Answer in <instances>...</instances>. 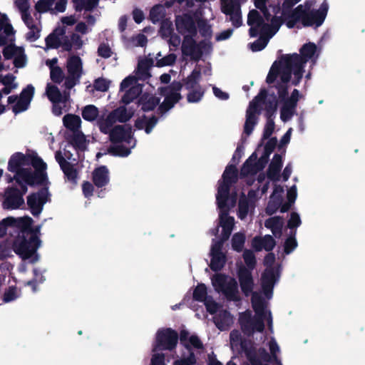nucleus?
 I'll return each mask as SVG.
<instances>
[{"instance_id": "57", "label": "nucleus", "mask_w": 365, "mask_h": 365, "mask_svg": "<svg viewBox=\"0 0 365 365\" xmlns=\"http://www.w3.org/2000/svg\"><path fill=\"white\" fill-rule=\"evenodd\" d=\"M110 84V81L106 78H98L94 83V88L99 91H106Z\"/></svg>"}, {"instance_id": "10", "label": "nucleus", "mask_w": 365, "mask_h": 365, "mask_svg": "<svg viewBox=\"0 0 365 365\" xmlns=\"http://www.w3.org/2000/svg\"><path fill=\"white\" fill-rule=\"evenodd\" d=\"M14 5L21 14L22 21L29 30L26 34V38L30 41H36L40 36L41 29L40 15L38 14L31 15V5L29 0H16Z\"/></svg>"}, {"instance_id": "63", "label": "nucleus", "mask_w": 365, "mask_h": 365, "mask_svg": "<svg viewBox=\"0 0 365 365\" xmlns=\"http://www.w3.org/2000/svg\"><path fill=\"white\" fill-rule=\"evenodd\" d=\"M301 225L299 215L297 212H292L288 221V227L290 229L297 227Z\"/></svg>"}, {"instance_id": "34", "label": "nucleus", "mask_w": 365, "mask_h": 365, "mask_svg": "<svg viewBox=\"0 0 365 365\" xmlns=\"http://www.w3.org/2000/svg\"><path fill=\"white\" fill-rule=\"evenodd\" d=\"M14 30L11 24L6 19H0V46L12 41Z\"/></svg>"}, {"instance_id": "54", "label": "nucleus", "mask_w": 365, "mask_h": 365, "mask_svg": "<svg viewBox=\"0 0 365 365\" xmlns=\"http://www.w3.org/2000/svg\"><path fill=\"white\" fill-rule=\"evenodd\" d=\"M118 109H122L123 112L115 115V118L119 122H125L128 120L133 115L134 110L131 108L120 107Z\"/></svg>"}, {"instance_id": "46", "label": "nucleus", "mask_w": 365, "mask_h": 365, "mask_svg": "<svg viewBox=\"0 0 365 365\" xmlns=\"http://www.w3.org/2000/svg\"><path fill=\"white\" fill-rule=\"evenodd\" d=\"M160 99L151 95H143L140 98L142 109L146 111L153 110L159 104Z\"/></svg>"}, {"instance_id": "6", "label": "nucleus", "mask_w": 365, "mask_h": 365, "mask_svg": "<svg viewBox=\"0 0 365 365\" xmlns=\"http://www.w3.org/2000/svg\"><path fill=\"white\" fill-rule=\"evenodd\" d=\"M230 345L237 352H245L252 365H282L277 357L280 349L274 339L269 342L270 356L264 349L257 350L250 343L242 341L239 331L234 330L230 333Z\"/></svg>"}, {"instance_id": "24", "label": "nucleus", "mask_w": 365, "mask_h": 365, "mask_svg": "<svg viewBox=\"0 0 365 365\" xmlns=\"http://www.w3.org/2000/svg\"><path fill=\"white\" fill-rule=\"evenodd\" d=\"M197 18L187 14L177 16L175 19V26L178 31L182 36L186 34H196Z\"/></svg>"}, {"instance_id": "39", "label": "nucleus", "mask_w": 365, "mask_h": 365, "mask_svg": "<svg viewBox=\"0 0 365 365\" xmlns=\"http://www.w3.org/2000/svg\"><path fill=\"white\" fill-rule=\"evenodd\" d=\"M151 65L150 60L146 58L139 59L136 70V75L139 79L145 80L150 76L149 69Z\"/></svg>"}, {"instance_id": "25", "label": "nucleus", "mask_w": 365, "mask_h": 365, "mask_svg": "<svg viewBox=\"0 0 365 365\" xmlns=\"http://www.w3.org/2000/svg\"><path fill=\"white\" fill-rule=\"evenodd\" d=\"M223 242L215 240H212L210 250L211 262L210 268L214 271L220 270L225 265L226 257L222 252Z\"/></svg>"}, {"instance_id": "37", "label": "nucleus", "mask_w": 365, "mask_h": 365, "mask_svg": "<svg viewBox=\"0 0 365 365\" xmlns=\"http://www.w3.org/2000/svg\"><path fill=\"white\" fill-rule=\"evenodd\" d=\"M264 225L272 231L275 237H279L282 235L284 220L280 217H272L265 221Z\"/></svg>"}, {"instance_id": "14", "label": "nucleus", "mask_w": 365, "mask_h": 365, "mask_svg": "<svg viewBox=\"0 0 365 365\" xmlns=\"http://www.w3.org/2000/svg\"><path fill=\"white\" fill-rule=\"evenodd\" d=\"M275 257L272 253L268 254L264 258V264L267 267L262 276V287L267 299H269L272 295L273 287L279 278V269L272 267Z\"/></svg>"}, {"instance_id": "33", "label": "nucleus", "mask_w": 365, "mask_h": 365, "mask_svg": "<svg viewBox=\"0 0 365 365\" xmlns=\"http://www.w3.org/2000/svg\"><path fill=\"white\" fill-rule=\"evenodd\" d=\"M216 327L220 330L227 329L233 323V317L225 310L219 311L214 317Z\"/></svg>"}, {"instance_id": "18", "label": "nucleus", "mask_w": 365, "mask_h": 365, "mask_svg": "<svg viewBox=\"0 0 365 365\" xmlns=\"http://www.w3.org/2000/svg\"><path fill=\"white\" fill-rule=\"evenodd\" d=\"M178 339V334L170 329L159 330L156 334L155 344L153 351L156 352L161 349H173L177 344Z\"/></svg>"}, {"instance_id": "53", "label": "nucleus", "mask_w": 365, "mask_h": 365, "mask_svg": "<svg viewBox=\"0 0 365 365\" xmlns=\"http://www.w3.org/2000/svg\"><path fill=\"white\" fill-rule=\"evenodd\" d=\"M209 298L210 297H207V288L205 285L203 284H198L193 292V299L205 302V300Z\"/></svg>"}, {"instance_id": "27", "label": "nucleus", "mask_w": 365, "mask_h": 365, "mask_svg": "<svg viewBox=\"0 0 365 365\" xmlns=\"http://www.w3.org/2000/svg\"><path fill=\"white\" fill-rule=\"evenodd\" d=\"M4 56L7 59L14 58V63L16 68H22L26 65V58L21 47L9 45L4 49Z\"/></svg>"}, {"instance_id": "11", "label": "nucleus", "mask_w": 365, "mask_h": 365, "mask_svg": "<svg viewBox=\"0 0 365 365\" xmlns=\"http://www.w3.org/2000/svg\"><path fill=\"white\" fill-rule=\"evenodd\" d=\"M266 92L262 91L250 103V106L247 110L246 121L245 123L244 130L247 135H250L257 123V114L258 113L262 104L264 105V108L269 111H274L276 110L277 102H267Z\"/></svg>"}, {"instance_id": "15", "label": "nucleus", "mask_w": 365, "mask_h": 365, "mask_svg": "<svg viewBox=\"0 0 365 365\" xmlns=\"http://www.w3.org/2000/svg\"><path fill=\"white\" fill-rule=\"evenodd\" d=\"M277 144L275 138L269 139L265 145V154L257 162V154L253 153L249 159L245 163L242 170L241 175L244 176L253 175L262 170L266 163L267 158L271 153Z\"/></svg>"}, {"instance_id": "32", "label": "nucleus", "mask_w": 365, "mask_h": 365, "mask_svg": "<svg viewBox=\"0 0 365 365\" xmlns=\"http://www.w3.org/2000/svg\"><path fill=\"white\" fill-rule=\"evenodd\" d=\"M66 36L62 29H56L46 38V44L48 48H56L61 46L63 48V42Z\"/></svg>"}, {"instance_id": "61", "label": "nucleus", "mask_w": 365, "mask_h": 365, "mask_svg": "<svg viewBox=\"0 0 365 365\" xmlns=\"http://www.w3.org/2000/svg\"><path fill=\"white\" fill-rule=\"evenodd\" d=\"M204 303L207 312H209L210 314H217L219 312V305L211 298L206 299Z\"/></svg>"}, {"instance_id": "9", "label": "nucleus", "mask_w": 365, "mask_h": 365, "mask_svg": "<svg viewBox=\"0 0 365 365\" xmlns=\"http://www.w3.org/2000/svg\"><path fill=\"white\" fill-rule=\"evenodd\" d=\"M111 141L116 143L111 148L115 155L125 157L130 153V149L135 146V140L133 138L131 128L127 125L115 127L110 133Z\"/></svg>"}, {"instance_id": "50", "label": "nucleus", "mask_w": 365, "mask_h": 365, "mask_svg": "<svg viewBox=\"0 0 365 365\" xmlns=\"http://www.w3.org/2000/svg\"><path fill=\"white\" fill-rule=\"evenodd\" d=\"M165 8L163 5L155 6L150 11V16L153 23L161 21L165 16Z\"/></svg>"}, {"instance_id": "4", "label": "nucleus", "mask_w": 365, "mask_h": 365, "mask_svg": "<svg viewBox=\"0 0 365 365\" xmlns=\"http://www.w3.org/2000/svg\"><path fill=\"white\" fill-rule=\"evenodd\" d=\"M31 224L32 219L29 217L4 219L0 222V237L4 235L9 225L20 228V232L13 242V250L22 260L34 263L39 259L37 250L41 246V241L37 233L39 232L41 226L33 230L31 227Z\"/></svg>"}, {"instance_id": "44", "label": "nucleus", "mask_w": 365, "mask_h": 365, "mask_svg": "<svg viewBox=\"0 0 365 365\" xmlns=\"http://www.w3.org/2000/svg\"><path fill=\"white\" fill-rule=\"evenodd\" d=\"M157 120L154 118H148L145 116L138 118L135 122V127L138 129H145L146 133H150L155 125Z\"/></svg>"}, {"instance_id": "59", "label": "nucleus", "mask_w": 365, "mask_h": 365, "mask_svg": "<svg viewBox=\"0 0 365 365\" xmlns=\"http://www.w3.org/2000/svg\"><path fill=\"white\" fill-rule=\"evenodd\" d=\"M243 258L245 264L250 268H253L255 264V257L253 252L250 250H246L243 253Z\"/></svg>"}, {"instance_id": "1", "label": "nucleus", "mask_w": 365, "mask_h": 365, "mask_svg": "<svg viewBox=\"0 0 365 365\" xmlns=\"http://www.w3.org/2000/svg\"><path fill=\"white\" fill-rule=\"evenodd\" d=\"M46 164L34 151L14 153L8 162V170L15 173L14 178L6 177L8 182L15 180L18 187H9L4 195L3 205L6 209L19 208L23 203V195L28 185H46Z\"/></svg>"}, {"instance_id": "58", "label": "nucleus", "mask_w": 365, "mask_h": 365, "mask_svg": "<svg viewBox=\"0 0 365 365\" xmlns=\"http://www.w3.org/2000/svg\"><path fill=\"white\" fill-rule=\"evenodd\" d=\"M52 6L46 0H39L35 5L36 14L41 16V13H45L50 10Z\"/></svg>"}, {"instance_id": "22", "label": "nucleus", "mask_w": 365, "mask_h": 365, "mask_svg": "<svg viewBox=\"0 0 365 365\" xmlns=\"http://www.w3.org/2000/svg\"><path fill=\"white\" fill-rule=\"evenodd\" d=\"M221 10L235 27L242 24L240 4L237 0H221Z\"/></svg>"}, {"instance_id": "52", "label": "nucleus", "mask_w": 365, "mask_h": 365, "mask_svg": "<svg viewBox=\"0 0 365 365\" xmlns=\"http://www.w3.org/2000/svg\"><path fill=\"white\" fill-rule=\"evenodd\" d=\"M187 91L188 93L187 98L190 103L199 102L202 99L205 92L204 89L202 88L188 89Z\"/></svg>"}, {"instance_id": "51", "label": "nucleus", "mask_w": 365, "mask_h": 365, "mask_svg": "<svg viewBox=\"0 0 365 365\" xmlns=\"http://www.w3.org/2000/svg\"><path fill=\"white\" fill-rule=\"evenodd\" d=\"M245 242V235L244 233H235L232 239V249L237 252H240L242 250Z\"/></svg>"}, {"instance_id": "48", "label": "nucleus", "mask_w": 365, "mask_h": 365, "mask_svg": "<svg viewBox=\"0 0 365 365\" xmlns=\"http://www.w3.org/2000/svg\"><path fill=\"white\" fill-rule=\"evenodd\" d=\"M81 114L86 120L93 121L98 116L99 112L95 106L88 105L83 108Z\"/></svg>"}, {"instance_id": "47", "label": "nucleus", "mask_w": 365, "mask_h": 365, "mask_svg": "<svg viewBox=\"0 0 365 365\" xmlns=\"http://www.w3.org/2000/svg\"><path fill=\"white\" fill-rule=\"evenodd\" d=\"M83 45V41L81 37L77 34H73L71 40H68L66 36V41L63 42V49L70 51L72 48L80 49Z\"/></svg>"}, {"instance_id": "62", "label": "nucleus", "mask_w": 365, "mask_h": 365, "mask_svg": "<svg viewBox=\"0 0 365 365\" xmlns=\"http://www.w3.org/2000/svg\"><path fill=\"white\" fill-rule=\"evenodd\" d=\"M51 78L52 81L60 83L63 79V71L59 67H52L51 69Z\"/></svg>"}, {"instance_id": "64", "label": "nucleus", "mask_w": 365, "mask_h": 365, "mask_svg": "<svg viewBox=\"0 0 365 365\" xmlns=\"http://www.w3.org/2000/svg\"><path fill=\"white\" fill-rule=\"evenodd\" d=\"M165 356L163 354L154 352L151 359L150 365H165L164 363Z\"/></svg>"}, {"instance_id": "21", "label": "nucleus", "mask_w": 365, "mask_h": 365, "mask_svg": "<svg viewBox=\"0 0 365 365\" xmlns=\"http://www.w3.org/2000/svg\"><path fill=\"white\" fill-rule=\"evenodd\" d=\"M68 76L66 78L65 86L67 88H71L78 81L82 74V62L79 57L71 56L67 61Z\"/></svg>"}, {"instance_id": "17", "label": "nucleus", "mask_w": 365, "mask_h": 365, "mask_svg": "<svg viewBox=\"0 0 365 365\" xmlns=\"http://www.w3.org/2000/svg\"><path fill=\"white\" fill-rule=\"evenodd\" d=\"M142 91V88L135 77L129 76L120 83V92L123 93L122 101L128 104L135 99Z\"/></svg>"}, {"instance_id": "35", "label": "nucleus", "mask_w": 365, "mask_h": 365, "mask_svg": "<svg viewBox=\"0 0 365 365\" xmlns=\"http://www.w3.org/2000/svg\"><path fill=\"white\" fill-rule=\"evenodd\" d=\"M93 180L98 187L106 185L109 182L108 170L105 166L96 168L93 173Z\"/></svg>"}, {"instance_id": "36", "label": "nucleus", "mask_w": 365, "mask_h": 365, "mask_svg": "<svg viewBox=\"0 0 365 365\" xmlns=\"http://www.w3.org/2000/svg\"><path fill=\"white\" fill-rule=\"evenodd\" d=\"M196 34H186L182 44V51L184 55L194 57L197 51V45L194 40Z\"/></svg>"}, {"instance_id": "38", "label": "nucleus", "mask_w": 365, "mask_h": 365, "mask_svg": "<svg viewBox=\"0 0 365 365\" xmlns=\"http://www.w3.org/2000/svg\"><path fill=\"white\" fill-rule=\"evenodd\" d=\"M16 77L13 75L8 74L4 76H0V84L4 86L2 92L4 94H9L13 90L18 87V83L15 82ZM2 98V93L0 91V99Z\"/></svg>"}, {"instance_id": "2", "label": "nucleus", "mask_w": 365, "mask_h": 365, "mask_svg": "<svg viewBox=\"0 0 365 365\" xmlns=\"http://www.w3.org/2000/svg\"><path fill=\"white\" fill-rule=\"evenodd\" d=\"M255 6L259 9L263 16L260 20L271 24V19H277L280 24L283 21L289 28H300L302 26H319L322 24L328 11V4L324 1L319 9L314 7L313 1H307L298 6L294 10L291 8L300 0H284L282 9L266 4L269 0H254Z\"/></svg>"}, {"instance_id": "60", "label": "nucleus", "mask_w": 365, "mask_h": 365, "mask_svg": "<svg viewBox=\"0 0 365 365\" xmlns=\"http://www.w3.org/2000/svg\"><path fill=\"white\" fill-rule=\"evenodd\" d=\"M283 193H284V189L282 186L276 185L274 187V191H273V193H272L271 197L273 201L277 200V205L282 204Z\"/></svg>"}, {"instance_id": "13", "label": "nucleus", "mask_w": 365, "mask_h": 365, "mask_svg": "<svg viewBox=\"0 0 365 365\" xmlns=\"http://www.w3.org/2000/svg\"><path fill=\"white\" fill-rule=\"evenodd\" d=\"M287 83H283L281 81V84L278 86V102L282 103L280 110V118L285 122L291 119L294 113L295 108L297 101L299 99V91L294 89L291 96H289L287 93Z\"/></svg>"}, {"instance_id": "49", "label": "nucleus", "mask_w": 365, "mask_h": 365, "mask_svg": "<svg viewBox=\"0 0 365 365\" xmlns=\"http://www.w3.org/2000/svg\"><path fill=\"white\" fill-rule=\"evenodd\" d=\"M297 196V187L295 185L292 186L288 190L287 193V197L288 202L284 203L281 207V212H287L291 205L294 202Z\"/></svg>"}, {"instance_id": "56", "label": "nucleus", "mask_w": 365, "mask_h": 365, "mask_svg": "<svg viewBox=\"0 0 365 365\" xmlns=\"http://www.w3.org/2000/svg\"><path fill=\"white\" fill-rule=\"evenodd\" d=\"M19 291L16 287H11L4 293V301L5 302H11L19 297Z\"/></svg>"}, {"instance_id": "5", "label": "nucleus", "mask_w": 365, "mask_h": 365, "mask_svg": "<svg viewBox=\"0 0 365 365\" xmlns=\"http://www.w3.org/2000/svg\"><path fill=\"white\" fill-rule=\"evenodd\" d=\"M237 170L234 165H228L223 175L222 180L220 182L217 194L216 196L217 202L220 211V225L222 227V232L219 239L215 240L224 242L226 241L234 227L235 220L232 217L227 215V211L230 207L235 206L236 202L235 195H228L229 187L237 180Z\"/></svg>"}, {"instance_id": "30", "label": "nucleus", "mask_w": 365, "mask_h": 365, "mask_svg": "<svg viewBox=\"0 0 365 365\" xmlns=\"http://www.w3.org/2000/svg\"><path fill=\"white\" fill-rule=\"evenodd\" d=\"M252 246L256 251L265 250H272L275 246V241L270 235H265L263 237H255L252 241Z\"/></svg>"}, {"instance_id": "40", "label": "nucleus", "mask_w": 365, "mask_h": 365, "mask_svg": "<svg viewBox=\"0 0 365 365\" xmlns=\"http://www.w3.org/2000/svg\"><path fill=\"white\" fill-rule=\"evenodd\" d=\"M180 340L188 349L191 347L196 349L202 347V343L198 337L195 335H191L187 331H183L181 332Z\"/></svg>"}, {"instance_id": "20", "label": "nucleus", "mask_w": 365, "mask_h": 365, "mask_svg": "<svg viewBox=\"0 0 365 365\" xmlns=\"http://www.w3.org/2000/svg\"><path fill=\"white\" fill-rule=\"evenodd\" d=\"M34 94V86L29 85L21 91L19 98L15 96H9L8 98V102L9 103L16 102L15 105L13 106V111L15 113H19L26 110L29 108Z\"/></svg>"}, {"instance_id": "41", "label": "nucleus", "mask_w": 365, "mask_h": 365, "mask_svg": "<svg viewBox=\"0 0 365 365\" xmlns=\"http://www.w3.org/2000/svg\"><path fill=\"white\" fill-rule=\"evenodd\" d=\"M63 122L65 127L73 132H78L81 128V120L79 116L76 115H66L63 118Z\"/></svg>"}, {"instance_id": "26", "label": "nucleus", "mask_w": 365, "mask_h": 365, "mask_svg": "<svg viewBox=\"0 0 365 365\" xmlns=\"http://www.w3.org/2000/svg\"><path fill=\"white\" fill-rule=\"evenodd\" d=\"M48 200V191L46 189L37 193L29 195L27 198V203L34 215H38L43 209V205Z\"/></svg>"}, {"instance_id": "28", "label": "nucleus", "mask_w": 365, "mask_h": 365, "mask_svg": "<svg viewBox=\"0 0 365 365\" xmlns=\"http://www.w3.org/2000/svg\"><path fill=\"white\" fill-rule=\"evenodd\" d=\"M160 34L163 38H168L170 46L178 47L180 44V38L175 34H173L172 22L165 19L162 21Z\"/></svg>"}, {"instance_id": "55", "label": "nucleus", "mask_w": 365, "mask_h": 365, "mask_svg": "<svg viewBox=\"0 0 365 365\" xmlns=\"http://www.w3.org/2000/svg\"><path fill=\"white\" fill-rule=\"evenodd\" d=\"M176 60V56L173 53H170L162 58L156 61V66L158 67H163L166 66L172 65Z\"/></svg>"}, {"instance_id": "29", "label": "nucleus", "mask_w": 365, "mask_h": 365, "mask_svg": "<svg viewBox=\"0 0 365 365\" xmlns=\"http://www.w3.org/2000/svg\"><path fill=\"white\" fill-rule=\"evenodd\" d=\"M122 112V109H115L106 116H105L104 115H101L98 120V125L99 126L100 130L104 133H110L112 131V126L115 123L118 121V120L115 118V115L118 113L120 114V113Z\"/></svg>"}, {"instance_id": "23", "label": "nucleus", "mask_w": 365, "mask_h": 365, "mask_svg": "<svg viewBox=\"0 0 365 365\" xmlns=\"http://www.w3.org/2000/svg\"><path fill=\"white\" fill-rule=\"evenodd\" d=\"M264 190L261 192L259 190L249 192L248 197L246 199L243 195L239 202L238 217L243 220L249 212L254 209L256 201L261 197Z\"/></svg>"}, {"instance_id": "43", "label": "nucleus", "mask_w": 365, "mask_h": 365, "mask_svg": "<svg viewBox=\"0 0 365 365\" xmlns=\"http://www.w3.org/2000/svg\"><path fill=\"white\" fill-rule=\"evenodd\" d=\"M200 79V70L198 68H195L191 74L185 80L184 84L185 88L188 90L201 88V86L199 85Z\"/></svg>"}, {"instance_id": "42", "label": "nucleus", "mask_w": 365, "mask_h": 365, "mask_svg": "<svg viewBox=\"0 0 365 365\" xmlns=\"http://www.w3.org/2000/svg\"><path fill=\"white\" fill-rule=\"evenodd\" d=\"M282 165V157L279 155H275L269 165L268 176L271 180H277L279 177V173Z\"/></svg>"}, {"instance_id": "16", "label": "nucleus", "mask_w": 365, "mask_h": 365, "mask_svg": "<svg viewBox=\"0 0 365 365\" xmlns=\"http://www.w3.org/2000/svg\"><path fill=\"white\" fill-rule=\"evenodd\" d=\"M46 94L53 103V113L56 115H61L66 110L68 106L69 96L64 92L61 93L58 88L51 83H48L46 89Z\"/></svg>"}, {"instance_id": "45", "label": "nucleus", "mask_w": 365, "mask_h": 365, "mask_svg": "<svg viewBox=\"0 0 365 365\" xmlns=\"http://www.w3.org/2000/svg\"><path fill=\"white\" fill-rule=\"evenodd\" d=\"M61 169L67 178V180L73 185H76L78 180V171L77 168L68 163L66 165H62Z\"/></svg>"}, {"instance_id": "7", "label": "nucleus", "mask_w": 365, "mask_h": 365, "mask_svg": "<svg viewBox=\"0 0 365 365\" xmlns=\"http://www.w3.org/2000/svg\"><path fill=\"white\" fill-rule=\"evenodd\" d=\"M252 307L255 315L252 316L250 310L240 314L239 322L245 334L248 336L255 332H262L267 323L272 331V318L270 311L267 307V302L260 294L254 292L252 297Z\"/></svg>"}, {"instance_id": "3", "label": "nucleus", "mask_w": 365, "mask_h": 365, "mask_svg": "<svg viewBox=\"0 0 365 365\" xmlns=\"http://www.w3.org/2000/svg\"><path fill=\"white\" fill-rule=\"evenodd\" d=\"M319 52L314 43L304 44L300 49V54H286L272 66L267 77V82L272 83L277 78L283 83L291 82L297 86L302 79L306 63L313 66L318 58Z\"/></svg>"}, {"instance_id": "19", "label": "nucleus", "mask_w": 365, "mask_h": 365, "mask_svg": "<svg viewBox=\"0 0 365 365\" xmlns=\"http://www.w3.org/2000/svg\"><path fill=\"white\" fill-rule=\"evenodd\" d=\"M181 88L182 84L180 82H173L170 86L160 89L161 94L165 96L164 101L160 106L161 111L168 110L180 99Z\"/></svg>"}, {"instance_id": "8", "label": "nucleus", "mask_w": 365, "mask_h": 365, "mask_svg": "<svg viewBox=\"0 0 365 365\" xmlns=\"http://www.w3.org/2000/svg\"><path fill=\"white\" fill-rule=\"evenodd\" d=\"M270 21L271 24H268L260 20L257 11L252 10L249 13L247 24L250 26V36H256L257 34L261 36L255 42L250 45L252 51L262 50L267 44L268 39L279 30L280 21L277 19H272Z\"/></svg>"}, {"instance_id": "12", "label": "nucleus", "mask_w": 365, "mask_h": 365, "mask_svg": "<svg viewBox=\"0 0 365 365\" xmlns=\"http://www.w3.org/2000/svg\"><path fill=\"white\" fill-rule=\"evenodd\" d=\"M212 284L217 292H221L231 301L237 302L240 299V294L237 281L222 274H216L212 278Z\"/></svg>"}, {"instance_id": "31", "label": "nucleus", "mask_w": 365, "mask_h": 365, "mask_svg": "<svg viewBox=\"0 0 365 365\" xmlns=\"http://www.w3.org/2000/svg\"><path fill=\"white\" fill-rule=\"evenodd\" d=\"M242 291L247 296L253 289V280L249 270L242 268L238 273Z\"/></svg>"}]
</instances>
